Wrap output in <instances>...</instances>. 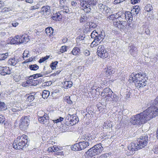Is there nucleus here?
Returning <instances> with one entry per match:
<instances>
[{"mask_svg":"<svg viewBox=\"0 0 158 158\" xmlns=\"http://www.w3.org/2000/svg\"><path fill=\"white\" fill-rule=\"evenodd\" d=\"M99 111L101 114L106 113L107 112L106 108H103L102 106H100L98 108Z\"/></svg>","mask_w":158,"mask_h":158,"instance_id":"nucleus-36","label":"nucleus"},{"mask_svg":"<svg viewBox=\"0 0 158 158\" xmlns=\"http://www.w3.org/2000/svg\"><path fill=\"white\" fill-rule=\"evenodd\" d=\"M151 103H152V104L153 105H152V108H156V109H155V110L156 109L157 110V112H158L156 115L157 116L158 115V96L154 100L151 101Z\"/></svg>","mask_w":158,"mask_h":158,"instance_id":"nucleus-20","label":"nucleus"},{"mask_svg":"<svg viewBox=\"0 0 158 158\" xmlns=\"http://www.w3.org/2000/svg\"><path fill=\"white\" fill-rule=\"evenodd\" d=\"M85 38V35H80L76 38V40L77 42H79L80 41L82 40V42H84L83 40H84Z\"/></svg>","mask_w":158,"mask_h":158,"instance_id":"nucleus-46","label":"nucleus"},{"mask_svg":"<svg viewBox=\"0 0 158 158\" xmlns=\"http://www.w3.org/2000/svg\"><path fill=\"white\" fill-rule=\"evenodd\" d=\"M103 150L101 143L97 144L90 148L86 152L90 156L94 157L97 155L100 154Z\"/></svg>","mask_w":158,"mask_h":158,"instance_id":"nucleus-6","label":"nucleus"},{"mask_svg":"<svg viewBox=\"0 0 158 158\" xmlns=\"http://www.w3.org/2000/svg\"><path fill=\"white\" fill-rule=\"evenodd\" d=\"M73 83L70 81H64L63 84V87L64 89H68L70 88L72 86Z\"/></svg>","mask_w":158,"mask_h":158,"instance_id":"nucleus-25","label":"nucleus"},{"mask_svg":"<svg viewBox=\"0 0 158 158\" xmlns=\"http://www.w3.org/2000/svg\"><path fill=\"white\" fill-rule=\"evenodd\" d=\"M102 11L103 13H108L110 10V8L106 5H105Z\"/></svg>","mask_w":158,"mask_h":158,"instance_id":"nucleus-45","label":"nucleus"},{"mask_svg":"<svg viewBox=\"0 0 158 158\" xmlns=\"http://www.w3.org/2000/svg\"><path fill=\"white\" fill-rule=\"evenodd\" d=\"M71 115L70 114H68L65 117V120L67 125V124H70V123L71 122V121L70 120V119H71Z\"/></svg>","mask_w":158,"mask_h":158,"instance_id":"nucleus-40","label":"nucleus"},{"mask_svg":"<svg viewBox=\"0 0 158 158\" xmlns=\"http://www.w3.org/2000/svg\"><path fill=\"white\" fill-rule=\"evenodd\" d=\"M110 156V155L108 153H105L101 155L100 156H97L96 158H108Z\"/></svg>","mask_w":158,"mask_h":158,"instance_id":"nucleus-43","label":"nucleus"},{"mask_svg":"<svg viewBox=\"0 0 158 158\" xmlns=\"http://www.w3.org/2000/svg\"><path fill=\"white\" fill-rule=\"evenodd\" d=\"M114 69L110 66L108 65L107 67V69L106 71V74L108 76H110L114 73Z\"/></svg>","mask_w":158,"mask_h":158,"instance_id":"nucleus-21","label":"nucleus"},{"mask_svg":"<svg viewBox=\"0 0 158 158\" xmlns=\"http://www.w3.org/2000/svg\"><path fill=\"white\" fill-rule=\"evenodd\" d=\"M12 24L13 27H16L19 25V23L16 21L15 20L12 22Z\"/></svg>","mask_w":158,"mask_h":158,"instance_id":"nucleus-63","label":"nucleus"},{"mask_svg":"<svg viewBox=\"0 0 158 158\" xmlns=\"http://www.w3.org/2000/svg\"><path fill=\"white\" fill-rule=\"evenodd\" d=\"M71 4L72 6L74 7H77V2L75 1H71Z\"/></svg>","mask_w":158,"mask_h":158,"instance_id":"nucleus-60","label":"nucleus"},{"mask_svg":"<svg viewBox=\"0 0 158 158\" xmlns=\"http://www.w3.org/2000/svg\"><path fill=\"white\" fill-rule=\"evenodd\" d=\"M49 57V56H47L43 57L40 58L39 60V62L40 63L44 62L46 60L48 59Z\"/></svg>","mask_w":158,"mask_h":158,"instance_id":"nucleus-50","label":"nucleus"},{"mask_svg":"<svg viewBox=\"0 0 158 158\" xmlns=\"http://www.w3.org/2000/svg\"><path fill=\"white\" fill-rule=\"evenodd\" d=\"M80 50H72V53L74 55H77L80 53Z\"/></svg>","mask_w":158,"mask_h":158,"instance_id":"nucleus-55","label":"nucleus"},{"mask_svg":"<svg viewBox=\"0 0 158 158\" xmlns=\"http://www.w3.org/2000/svg\"><path fill=\"white\" fill-rule=\"evenodd\" d=\"M89 16L87 17L86 14H82L81 15V18L80 19V23H89L90 20Z\"/></svg>","mask_w":158,"mask_h":158,"instance_id":"nucleus-19","label":"nucleus"},{"mask_svg":"<svg viewBox=\"0 0 158 158\" xmlns=\"http://www.w3.org/2000/svg\"><path fill=\"white\" fill-rule=\"evenodd\" d=\"M71 118L70 120L71 121V122L70 123V125L72 126L78 123V118L75 115H71Z\"/></svg>","mask_w":158,"mask_h":158,"instance_id":"nucleus-23","label":"nucleus"},{"mask_svg":"<svg viewBox=\"0 0 158 158\" xmlns=\"http://www.w3.org/2000/svg\"><path fill=\"white\" fill-rule=\"evenodd\" d=\"M151 106L143 112L133 115L130 119L131 123L139 125L146 123L151 118L156 116L157 110H155Z\"/></svg>","mask_w":158,"mask_h":158,"instance_id":"nucleus-1","label":"nucleus"},{"mask_svg":"<svg viewBox=\"0 0 158 158\" xmlns=\"http://www.w3.org/2000/svg\"><path fill=\"white\" fill-rule=\"evenodd\" d=\"M101 94L103 97L106 98V107L109 108L114 107V105L119 99L118 97L114 94L109 88H105Z\"/></svg>","mask_w":158,"mask_h":158,"instance_id":"nucleus-2","label":"nucleus"},{"mask_svg":"<svg viewBox=\"0 0 158 158\" xmlns=\"http://www.w3.org/2000/svg\"><path fill=\"white\" fill-rule=\"evenodd\" d=\"M97 53L99 56L103 58H106L108 56V52L106 50H97Z\"/></svg>","mask_w":158,"mask_h":158,"instance_id":"nucleus-17","label":"nucleus"},{"mask_svg":"<svg viewBox=\"0 0 158 158\" xmlns=\"http://www.w3.org/2000/svg\"><path fill=\"white\" fill-rule=\"evenodd\" d=\"M29 68L31 70L36 71L39 69V66L36 64H31Z\"/></svg>","mask_w":158,"mask_h":158,"instance_id":"nucleus-33","label":"nucleus"},{"mask_svg":"<svg viewBox=\"0 0 158 158\" xmlns=\"http://www.w3.org/2000/svg\"><path fill=\"white\" fill-rule=\"evenodd\" d=\"M107 136L104 133H102L100 134V138L101 139H106L105 138Z\"/></svg>","mask_w":158,"mask_h":158,"instance_id":"nucleus-64","label":"nucleus"},{"mask_svg":"<svg viewBox=\"0 0 158 158\" xmlns=\"http://www.w3.org/2000/svg\"><path fill=\"white\" fill-rule=\"evenodd\" d=\"M58 63V62L55 61L52 62L50 64V66L52 69H56V65Z\"/></svg>","mask_w":158,"mask_h":158,"instance_id":"nucleus-42","label":"nucleus"},{"mask_svg":"<svg viewBox=\"0 0 158 158\" xmlns=\"http://www.w3.org/2000/svg\"><path fill=\"white\" fill-rule=\"evenodd\" d=\"M146 75L144 73H139L137 74L132 73L129 76V81L130 83L137 82L138 81L142 80L144 79L147 80L148 78L146 77Z\"/></svg>","mask_w":158,"mask_h":158,"instance_id":"nucleus-7","label":"nucleus"},{"mask_svg":"<svg viewBox=\"0 0 158 158\" xmlns=\"http://www.w3.org/2000/svg\"><path fill=\"white\" fill-rule=\"evenodd\" d=\"M18 40H16L15 39L13 38H10L9 39L10 40V43L11 44H20L19 42V39H18Z\"/></svg>","mask_w":158,"mask_h":158,"instance_id":"nucleus-35","label":"nucleus"},{"mask_svg":"<svg viewBox=\"0 0 158 158\" xmlns=\"http://www.w3.org/2000/svg\"><path fill=\"white\" fill-rule=\"evenodd\" d=\"M89 110V108H87L86 110H84L81 111V113L82 115L84 116V118L85 117H88V114L85 113V112H87V110L88 111Z\"/></svg>","mask_w":158,"mask_h":158,"instance_id":"nucleus-44","label":"nucleus"},{"mask_svg":"<svg viewBox=\"0 0 158 158\" xmlns=\"http://www.w3.org/2000/svg\"><path fill=\"white\" fill-rule=\"evenodd\" d=\"M89 27L90 28H94L97 27V25L95 23H94L92 22H90V21L89 22Z\"/></svg>","mask_w":158,"mask_h":158,"instance_id":"nucleus-52","label":"nucleus"},{"mask_svg":"<svg viewBox=\"0 0 158 158\" xmlns=\"http://www.w3.org/2000/svg\"><path fill=\"white\" fill-rule=\"evenodd\" d=\"M130 24L127 21H118L114 22L113 25L118 29L124 30L126 29H128L131 27Z\"/></svg>","mask_w":158,"mask_h":158,"instance_id":"nucleus-9","label":"nucleus"},{"mask_svg":"<svg viewBox=\"0 0 158 158\" xmlns=\"http://www.w3.org/2000/svg\"><path fill=\"white\" fill-rule=\"evenodd\" d=\"M91 38L94 39L90 45L92 46V45H95V43L98 44L99 42L102 41L105 36V34L103 31H100L98 33L94 30L91 33Z\"/></svg>","mask_w":158,"mask_h":158,"instance_id":"nucleus-5","label":"nucleus"},{"mask_svg":"<svg viewBox=\"0 0 158 158\" xmlns=\"http://www.w3.org/2000/svg\"><path fill=\"white\" fill-rule=\"evenodd\" d=\"M27 138L25 135L18 137L13 143V148L16 150L22 149L27 143Z\"/></svg>","mask_w":158,"mask_h":158,"instance_id":"nucleus-4","label":"nucleus"},{"mask_svg":"<svg viewBox=\"0 0 158 158\" xmlns=\"http://www.w3.org/2000/svg\"><path fill=\"white\" fill-rule=\"evenodd\" d=\"M132 12L129 11L126 12L125 14V16L126 18H127V19L130 22V21H132L133 19Z\"/></svg>","mask_w":158,"mask_h":158,"instance_id":"nucleus-29","label":"nucleus"},{"mask_svg":"<svg viewBox=\"0 0 158 158\" xmlns=\"http://www.w3.org/2000/svg\"><path fill=\"white\" fill-rule=\"evenodd\" d=\"M30 123L29 116H24L20 119L19 123L20 129L23 131L26 130Z\"/></svg>","mask_w":158,"mask_h":158,"instance_id":"nucleus-8","label":"nucleus"},{"mask_svg":"<svg viewBox=\"0 0 158 158\" xmlns=\"http://www.w3.org/2000/svg\"><path fill=\"white\" fill-rule=\"evenodd\" d=\"M18 59L17 58L14 57L10 59L8 61V63L10 65L14 66L18 62Z\"/></svg>","mask_w":158,"mask_h":158,"instance_id":"nucleus-24","label":"nucleus"},{"mask_svg":"<svg viewBox=\"0 0 158 158\" xmlns=\"http://www.w3.org/2000/svg\"><path fill=\"white\" fill-rule=\"evenodd\" d=\"M11 110L13 112H18L20 110L19 108L15 106H13L11 108Z\"/></svg>","mask_w":158,"mask_h":158,"instance_id":"nucleus-53","label":"nucleus"},{"mask_svg":"<svg viewBox=\"0 0 158 158\" xmlns=\"http://www.w3.org/2000/svg\"><path fill=\"white\" fill-rule=\"evenodd\" d=\"M24 78V75L23 74L19 76L15 75L14 76V79L16 82H18L20 80H23Z\"/></svg>","mask_w":158,"mask_h":158,"instance_id":"nucleus-28","label":"nucleus"},{"mask_svg":"<svg viewBox=\"0 0 158 158\" xmlns=\"http://www.w3.org/2000/svg\"><path fill=\"white\" fill-rule=\"evenodd\" d=\"M8 56V53L0 54V60H4Z\"/></svg>","mask_w":158,"mask_h":158,"instance_id":"nucleus-49","label":"nucleus"},{"mask_svg":"<svg viewBox=\"0 0 158 158\" xmlns=\"http://www.w3.org/2000/svg\"><path fill=\"white\" fill-rule=\"evenodd\" d=\"M64 100L69 104H72L73 103V102L70 99V97L69 96H66L64 98Z\"/></svg>","mask_w":158,"mask_h":158,"instance_id":"nucleus-48","label":"nucleus"},{"mask_svg":"<svg viewBox=\"0 0 158 158\" xmlns=\"http://www.w3.org/2000/svg\"><path fill=\"white\" fill-rule=\"evenodd\" d=\"M39 8V5H36L31 6V10H34L36 9H38Z\"/></svg>","mask_w":158,"mask_h":158,"instance_id":"nucleus-62","label":"nucleus"},{"mask_svg":"<svg viewBox=\"0 0 158 158\" xmlns=\"http://www.w3.org/2000/svg\"><path fill=\"white\" fill-rule=\"evenodd\" d=\"M7 109L5 103L0 101V111H3Z\"/></svg>","mask_w":158,"mask_h":158,"instance_id":"nucleus-37","label":"nucleus"},{"mask_svg":"<svg viewBox=\"0 0 158 158\" xmlns=\"http://www.w3.org/2000/svg\"><path fill=\"white\" fill-rule=\"evenodd\" d=\"M57 95V93L56 92H52L51 93V94L50 95L49 98H55Z\"/></svg>","mask_w":158,"mask_h":158,"instance_id":"nucleus-57","label":"nucleus"},{"mask_svg":"<svg viewBox=\"0 0 158 158\" xmlns=\"http://www.w3.org/2000/svg\"><path fill=\"white\" fill-rule=\"evenodd\" d=\"M105 5H103L101 3H100L98 4V7L99 9H100V10L102 11V9H103V7Z\"/></svg>","mask_w":158,"mask_h":158,"instance_id":"nucleus-61","label":"nucleus"},{"mask_svg":"<svg viewBox=\"0 0 158 158\" xmlns=\"http://www.w3.org/2000/svg\"><path fill=\"white\" fill-rule=\"evenodd\" d=\"M117 14H118L116 13V15L114 14H111L108 17V18L110 20H116L117 19H116L118 18V17L120 16V15H120L119 14H118V16Z\"/></svg>","mask_w":158,"mask_h":158,"instance_id":"nucleus-34","label":"nucleus"},{"mask_svg":"<svg viewBox=\"0 0 158 158\" xmlns=\"http://www.w3.org/2000/svg\"><path fill=\"white\" fill-rule=\"evenodd\" d=\"M77 1H79L80 2L81 6L83 7H85V0H76Z\"/></svg>","mask_w":158,"mask_h":158,"instance_id":"nucleus-58","label":"nucleus"},{"mask_svg":"<svg viewBox=\"0 0 158 158\" xmlns=\"http://www.w3.org/2000/svg\"><path fill=\"white\" fill-rule=\"evenodd\" d=\"M145 10L148 12H150L153 10V7L150 4H148L145 7Z\"/></svg>","mask_w":158,"mask_h":158,"instance_id":"nucleus-47","label":"nucleus"},{"mask_svg":"<svg viewBox=\"0 0 158 158\" xmlns=\"http://www.w3.org/2000/svg\"><path fill=\"white\" fill-rule=\"evenodd\" d=\"M55 146H51L48 148V151L49 152H54Z\"/></svg>","mask_w":158,"mask_h":158,"instance_id":"nucleus-54","label":"nucleus"},{"mask_svg":"<svg viewBox=\"0 0 158 158\" xmlns=\"http://www.w3.org/2000/svg\"><path fill=\"white\" fill-rule=\"evenodd\" d=\"M140 10V9L139 6H134L133 9L131 11H132L133 12H135L136 13V14L137 15L139 13Z\"/></svg>","mask_w":158,"mask_h":158,"instance_id":"nucleus-38","label":"nucleus"},{"mask_svg":"<svg viewBox=\"0 0 158 158\" xmlns=\"http://www.w3.org/2000/svg\"><path fill=\"white\" fill-rule=\"evenodd\" d=\"M10 71L8 67L0 66V74L3 76L10 74Z\"/></svg>","mask_w":158,"mask_h":158,"instance_id":"nucleus-15","label":"nucleus"},{"mask_svg":"<svg viewBox=\"0 0 158 158\" xmlns=\"http://www.w3.org/2000/svg\"><path fill=\"white\" fill-rule=\"evenodd\" d=\"M34 98V96L31 95L27 97V100L29 102H31L33 101Z\"/></svg>","mask_w":158,"mask_h":158,"instance_id":"nucleus-56","label":"nucleus"},{"mask_svg":"<svg viewBox=\"0 0 158 158\" xmlns=\"http://www.w3.org/2000/svg\"><path fill=\"white\" fill-rule=\"evenodd\" d=\"M50 92L47 90H45L43 92L42 97L44 99H47L49 96Z\"/></svg>","mask_w":158,"mask_h":158,"instance_id":"nucleus-32","label":"nucleus"},{"mask_svg":"<svg viewBox=\"0 0 158 158\" xmlns=\"http://www.w3.org/2000/svg\"><path fill=\"white\" fill-rule=\"evenodd\" d=\"M147 80L143 79L142 81H138L137 82L134 83L137 89L143 88L147 85Z\"/></svg>","mask_w":158,"mask_h":158,"instance_id":"nucleus-16","label":"nucleus"},{"mask_svg":"<svg viewBox=\"0 0 158 158\" xmlns=\"http://www.w3.org/2000/svg\"><path fill=\"white\" fill-rule=\"evenodd\" d=\"M40 13H42V14H44L45 13L47 15H49L51 13L50 7L48 6H43L41 8V10L35 13L34 14V16H35L38 15Z\"/></svg>","mask_w":158,"mask_h":158,"instance_id":"nucleus-13","label":"nucleus"},{"mask_svg":"<svg viewBox=\"0 0 158 158\" xmlns=\"http://www.w3.org/2000/svg\"><path fill=\"white\" fill-rule=\"evenodd\" d=\"M61 14L59 13L53 14L52 17V18L54 20L59 21L61 19Z\"/></svg>","mask_w":158,"mask_h":158,"instance_id":"nucleus-26","label":"nucleus"},{"mask_svg":"<svg viewBox=\"0 0 158 158\" xmlns=\"http://www.w3.org/2000/svg\"><path fill=\"white\" fill-rule=\"evenodd\" d=\"M22 85L23 87L31 86L30 80L29 79L26 81L23 82L22 83Z\"/></svg>","mask_w":158,"mask_h":158,"instance_id":"nucleus-39","label":"nucleus"},{"mask_svg":"<svg viewBox=\"0 0 158 158\" xmlns=\"http://www.w3.org/2000/svg\"><path fill=\"white\" fill-rule=\"evenodd\" d=\"M64 119V118L60 117L59 118L55 120H52L50 119V123L52 124V125H53V124L55 123H57L60 122H61V121H63Z\"/></svg>","mask_w":158,"mask_h":158,"instance_id":"nucleus-30","label":"nucleus"},{"mask_svg":"<svg viewBox=\"0 0 158 158\" xmlns=\"http://www.w3.org/2000/svg\"><path fill=\"white\" fill-rule=\"evenodd\" d=\"M82 139L85 141H81L73 146L72 149L74 151H79L85 149L93 143V139L90 136L85 135Z\"/></svg>","mask_w":158,"mask_h":158,"instance_id":"nucleus-3","label":"nucleus"},{"mask_svg":"<svg viewBox=\"0 0 158 158\" xmlns=\"http://www.w3.org/2000/svg\"><path fill=\"white\" fill-rule=\"evenodd\" d=\"M49 73V72H47L46 73L44 74L42 73V72L41 73H37L29 77L28 78L29 79L30 77H33L34 79L37 78L39 77H42L43 76V75H47Z\"/></svg>","mask_w":158,"mask_h":158,"instance_id":"nucleus-31","label":"nucleus"},{"mask_svg":"<svg viewBox=\"0 0 158 158\" xmlns=\"http://www.w3.org/2000/svg\"><path fill=\"white\" fill-rule=\"evenodd\" d=\"M31 82V86H36L42 82V80L41 78L36 80L30 79Z\"/></svg>","mask_w":158,"mask_h":158,"instance_id":"nucleus-22","label":"nucleus"},{"mask_svg":"<svg viewBox=\"0 0 158 158\" xmlns=\"http://www.w3.org/2000/svg\"><path fill=\"white\" fill-rule=\"evenodd\" d=\"M50 120L49 119V117L47 114H45L43 116L40 117L38 118L39 122L44 124V126L46 127L52 125V124L50 123Z\"/></svg>","mask_w":158,"mask_h":158,"instance_id":"nucleus-11","label":"nucleus"},{"mask_svg":"<svg viewBox=\"0 0 158 158\" xmlns=\"http://www.w3.org/2000/svg\"><path fill=\"white\" fill-rule=\"evenodd\" d=\"M45 31L48 35L50 36L54 35L53 30L52 27H47L45 29Z\"/></svg>","mask_w":158,"mask_h":158,"instance_id":"nucleus-27","label":"nucleus"},{"mask_svg":"<svg viewBox=\"0 0 158 158\" xmlns=\"http://www.w3.org/2000/svg\"><path fill=\"white\" fill-rule=\"evenodd\" d=\"M12 8L11 7H5L2 10L1 12H2L5 13L8 12H9L10 11H11Z\"/></svg>","mask_w":158,"mask_h":158,"instance_id":"nucleus-41","label":"nucleus"},{"mask_svg":"<svg viewBox=\"0 0 158 158\" xmlns=\"http://www.w3.org/2000/svg\"><path fill=\"white\" fill-rule=\"evenodd\" d=\"M23 58H24V57H27L29 56L30 54L28 50H25L23 54Z\"/></svg>","mask_w":158,"mask_h":158,"instance_id":"nucleus-51","label":"nucleus"},{"mask_svg":"<svg viewBox=\"0 0 158 158\" xmlns=\"http://www.w3.org/2000/svg\"><path fill=\"white\" fill-rule=\"evenodd\" d=\"M137 143H130L128 147V149L130 151H135L137 150L138 149V147Z\"/></svg>","mask_w":158,"mask_h":158,"instance_id":"nucleus-18","label":"nucleus"},{"mask_svg":"<svg viewBox=\"0 0 158 158\" xmlns=\"http://www.w3.org/2000/svg\"><path fill=\"white\" fill-rule=\"evenodd\" d=\"M148 135H145L144 136H141L138 139L137 146L138 149H142L145 147L148 143Z\"/></svg>","mask_w":158,"mask_h":158,"instance_id":"nucleus-10","label":"nucleus"},{"mask_svg":"<svg viewBox=\"0 0 158 158\" xmlns=\"http://www.w3.org/2000/svg\"><path fill=\"white\" fill-rule=\"evenodd\" d=\"M17 39H19L20 44H26L29 41L28 36L27 35H23L20 37L19 35H17L16 37Z\"/></svg>","mask_w":158,"mask_h":158,"instance_id":"nucleus-14","label":"nucleus"},{"mask_svg":"<svg viewBox=\"0 0 158 158\" xmlns=\"http://www.w3.org/2000/svg\"><path fill=\"white\" fill-rule=\"evenodd\" d=\"M5 118L2 114H0V123H3L5 121Z\"/></svg>","mask_w":158,"mask_h":158,"instance_id":"nucleus-59","label":"nucleus"},{"mask_svg":"<svg viewBox=\"0 0 158 158\" xmlns=\"http://www.w3.org/2000/svg\"><path fill=\"white\" fill-rule=\"evenodd\" d=\"M97 2L96 0H85V7H84V9H87V11L86 13H88L91 10V7L96 6Z\"/></svg>","mask_w":158,"mask_h":158,"instance_id":"nucleus-12","label":"nucleus"}]
</instances>
